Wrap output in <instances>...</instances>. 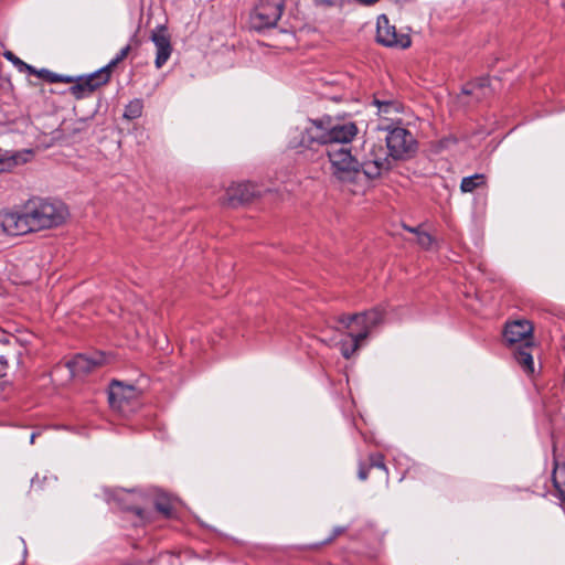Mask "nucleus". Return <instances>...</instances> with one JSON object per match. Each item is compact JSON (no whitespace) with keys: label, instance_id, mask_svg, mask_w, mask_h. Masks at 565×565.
<instances>
[{"label":"nucleus","instance_id":"nucleus-21","mask_svg":"<svg viewBox=\"0 0 565 565\" xmlns=\"http://www.w3.org/2000/svg\"><path fill=\"white\" fill-rule=\"evenodd\" d=\"M30 74L36 75L39 78L45 79L49 83H72L74 82L73 76L60 75L53 73L46 68L35 70V72H29Z\"/></svg>","mask_w":565,"mask_h":565},{"label":"nucleus","instance_id":"nucleus-34","mask_svg":"<svg viewBox=\"0 0 565 565\" xmlns=\"http://www.w3.org/2000/svg\"><path fill=\"white\" fill-rule=\"evenodd\" d=\"M405 230H407L408 232H411L413 234H416V236H418V232H423L422 226H417V227L405 226Z\"/></svg>","mask_w":565,"mask_h":565},{"label":"nucleus","instance_id":"nucleus-5","mask_svg":"<svg viewBox=\"0 0 565 565\" xmlns=\"http://www.w3.org/2000/svg\"><path fill=\"white\" fill-rule=\"evenodd\" d=\"M33 231L51 228L63 224L68 215L66 206L60 201L33 198L26 201Z\"/></svg>","mask_w":565,"mask_h":565},{"label":"nucleus","instance_id":"nucleus-30","mask_svg":"<svg viewBox=\"0 0 565 565\" xmlns=\"http://www.w3.org/2000/svg\"><path fill=\"white\" fill-rule=\"evenodd\" d=\"M156 509L162 513L166 518H169L172 513V508H171V504L169 502H161V501H157L156 502Z\"/></svg>","mask_w":565,"mask_h":565},{"label":"nucleus","instance_id":"nucleus-36","mask_svg":"<svg viewBox=\"0 0 565 565\" xmlns=\"http://www.w3.org/2000/svg\"><path fill=\"white\" fill-rule=\"evenodd\" d=\"M35 436H36L35 434H32V435H31V443H34V438H35Z\"/></svg>","mask_w":565,"mask_h":565},{"label":"nucleus","instance_id":"nucleus-20","mask_svg":"<svg viewBox=\"0 0 565 565\" xmlns=\"http://www.w3.org/2000/svg\"><path fill=\"white\" fill-rule=\"evenodd\" d=\"M553 483L565 509V465L556 466L554 468Z\"/></svg>","mask_w":565,"mask_h":565},{"label":"nucleus","instance_id":"nucleus-27","mask_svg":"<svg viewBox=\"0 0 565 565\" xmlns=\"http://www.w3.org/2000/svg\"><path fill=\"white\" fill-rule=\"evenodd\" d=\"M156 562L162 565H179V556L164 552L159 554Z\"/></svg>","mask_w":565,"mask_h":565},{"label":"nucleus","instance_id":"nucleus-31","mask_svg":"<svg viewBox=\"0 0 565 565\" xmlns=\"http://www.w3.org/2000/svg\"><path fill=\"white\" fill-rule=\"evenodd\" d=\"M307 1L315 4L316 7L330 8V7L335 6V0H307Z\"/></svg>","mask_w":565,"mask_h":565},{"label":"nucleus","instance_id":"nucleus-2","mask_svg":"<svg viewBox=\"0 0 565 565\" xmlns=\"http://www.w3.org/2000/svg\"><path fill=\"white\" fill-rule=\"evenodd\" d=\"M503 339L513 350V356L523 372L527 375L534 374L533 324L525 319L509 321L504 327Z\"/></svg>","mask_w":565,"mask_h":565},{"label":"nucleus","instance_id":"nucleus-16","mask_svg":"<svg viewBox=\"0 0 565 565\" xmlns=\"http://www.w3.org/2000/svg\"><path fill=\"white\" fill-rule=\"evenodd\" d=\"M488 77H479L462 87V95L472 96L476 102H480L491 94Z\"/></svg>","mask_w":565,"mask_h":565},{"label":"nucleus","instance_id":"nucleus-19","mask_svg":"<svg viewBox=\"0 0 565 565\" xmlns=\"http://www.w3.org/2000/svg\"><path fill=\"white\" fill-rule=\"evenodd\" d=\"M350 340H341L340 351L343 358L350 359L362 345L363 341L365 340V332L364 333H355V332H349L348 333Z\"/></svg>","mask_w":565,"mask_h":565},{"label":"nucleus","instance_id":"nucleus-25","mask_svg":"<svg viewBox=\"0 0 565 565\" xmlns=\"http://www.w3.org/2000/svg\"><path fill=\"white\" fill-rule=\"evenodd\" d=\"M3 56L10 61L20 72H35V68L25 62H23L21 58H19L17 55H14L11 51H7L3 53Z\"/></svg>","mask_w":565,"mask_h":565},{"label":"nucleus","instance_id":"nucleus-17","mask_svg":"<svg viewBox=\"0 0 565 565\" xmlns=\"http://www.w3.org/2000/svg\"><path fill=\"white\" fill-rule=\"evenodd\" d=\"M375 105L377 106V114L383 120H387L386 125H394L396 116L401 114L402 106L399 103L394 100H375ZM382 125H385L384 122Z\"/></svg>","mask_w":565,"mask_h":565},{"label":"nucleus","instance_id":"nucleus-23","mask_svg":"<svg viewBox=\"0 0 565 565\" xmlns=\"http://www.w3.org/2000/svg\"><path fill=\"white\" fill-rule=\"evenodd\" d=\"M484 183L483 174H473L470 177H466L461 180L460 189L462 192H472L478 186Z\"/></svg>","mask_w":565,"mask_h":565},{"label":"nucleus","instance_id":"nucleus-3","mask_svg":"<svg viewBox=\"0 0 565 565\" xmlns=\"http://www.w3.org/2000/svg\"><path fill=\"white\" fill-rule=\"evenodd\" d=\"M331 175L343 190L353 194L360 193L358 153L352 154L349 146H332L327 148Z\"/></svg>","mask_w":565,"mask_h":565},{"label":"nucleus","instance_id":"nucleus-33","mask_svg":"<svg viewBox=\"0 0 565 565\" xmlns=\"http://www.w3.org/2000/svg\"><path fill=\"white\" fill-rule=\"evenodd\" d=\"M358 476L360 480H365L367 478V471L363 466L360 467Z\"/></svg>","mask_w":565,"mask_h":565},{"label":"nucleus","instance_id":"nucleus-22","mask_svg":"<svg viewBox=\"0 0 565 565\" xmlns=\"http://www.w3.org/2000/svg\"><path fill=\"white\" fill-rule=\"evenodd\" d=\"M143 102L140 98H135L125 107L124 117L132 120L142 115Z\"/></svg>","mask_w":565,"mask_h":565},{"label":"nucleus","instance_id":"nucleus-4","mask_svg":"<svg viewBox=\"0 0 565 565\" xmlns=\"http://www.w3.org/2000/svg\"><path fill=\"white\" fill-rule=\"evenodd\" d=\"M360 193L369 185L370 180L380 178L391 169V159L382 145L364 143L363 152L358 154Z\"/></svg>","mask_w":565,"mask_h":565},{"label":"nucleus","instance_id":"nucleus-13","mask_svg":"<svg viewBox=\"0 0 565 565\" xmlns=\"http://www.w3.org/2000/svg\"><path fill=\"white\" fill-rule=\"evenodd\" d=\"M105 363L103 353L90 358L85 354H78L67 362L66 366L72 376L77 377L92 372L96 366Z\"/></svg>","mask_w":565,"mask_h":565},{"label":"nucleus","instance_id":"nucleus-8","mask_svg":"<svg viewBox=\"0 0 565 565\" xmlns=\"http://www.w3.org/2000/svg\"><path fill=\"white\" fill-rule=\"evenodd\" d=\"M0 232L7 235H23L33 232L32 224L26 211V203L23 205V211H0Z\"/></svg>","mask_w":565,"mask_h":565},{"label":"nucleus","instance_id":"nucleus-7","mask_svg":"<svg viewBox=\"0 0 565 565\" xmlns=\"http://www.w3.org/2000/svg\"><path fill=\"white\" fill-rule=\"evenodd\" d=\"M284 10V0H260L250 15L255 30L273 28L277 24Z\"/></svg>","mask_w":565,"mask_h":565},{"label":"nucleus","instance_id":"nucleus-10","mask_svg":"<svg viewBox=\"0 0 565 565\" xmlns=\"http://www.w3.org/2000/svg\"><path fill=\"white\" fill-rule=\"evenodd\" d=\"M376 40L384 46H398L402 49L411 45V39L406 34H398L396 28L390 24L386 15L377 18Z\"/></svg>","mask_w":565,"mask_h":565},{"label":"nucleus","instance_id":"nucleus-11","mask_svg":"<svg viewBox=\"0 0 565 565\" xmlns=\"http://www.w3.org/2000/svg\"><path fill=\"white\" fill-rule=\"evenodd\" d=\"M260 195V189L250 182H238L231 184L223 198V204L236 206L246 203L253 198Z\"/></svg>","mask_w":565,"mask_h":565},{"label":"nucleus","instance_id":"nucleus-9","mask_svg":"<svg viewBox=\"0 0 565 565\" xmlns=\"http://www.w3.org/2000/svg\"><path fill=\"white\" fill-rule=\"evenodd\" d=\"M74 84L71 86V94L77 98H84L92 94L95 89L108 83V74L106 70H98L92 74L74 77Z\"/></svg>","mask_w":565,"mask_h":565},{"label":"nucleus","instance_id":"nucleus-6","mask_svg":"<svg viewBox=\"0 0 565 565\" xmlns=\"http://www.w3.org/2000/svg\"><path fill=\"white\" fill-rule=\"evenodd\" d=\"M379 128L387 132L386 151L395 160L411 158L416 151V140L413 135L403 127L380 125Z\"/></svg>","mask_w":565,"mask_h":565},{"label":"nucleus","instance_id":"nucleus-15","mask_svg":"<svg viewBox=\"0 0 565 565\" xmlns=\"http://www.w3.org/2000/svg\"><path fill=\"white\" fill-rule=\"evenodd\" d=\"M139 494L132 491H127L124 489H117L109 497V501H114L120 509L134 511L141 519L142 510L137 504Z\"/></svg>","mask_w":565,"mask_h":565},{"label":"nucleus","instance_id":"nucleus-28","mask_svg":"<svg viewBox=\"0 0 565 565\" xmlns=\"http://www.w3.org/2000/svg\"><path fill=\"white\" fill-rule=\"evenodd\" d=\"M359 320H360V313L352 315V316H341L339 318V322L345 328L350 329L352 326L356 327L359 329Z\"/></svg>","mask_w":565,"mask_h":565},{"label":"nucleus","instance_id":"nucleus-12","mask_svg":"<svg viewBox=\"0 0 565 565\" xmlns=\"http://www.w3.org/2000/svg\"><path fill=\"white\" fill-rule=\"evenodd\" d=\"M156 47V60L154 65L157 68H161L172 54V44L170 35L164 25L157 26L150 36Z\"/></svg>","mask_w":565,"mask_h":565},{"label":"nucleus","instance_id":"nucleus-24","mask_svg":"<svg viewBox=\"0 0 565 565\" xmlns=\"http://www.w3.org/2000/svg\"><path fill=\"white\" fill-rule=\"evenodd\" d=\"M130 50H131V46L129 44L124 46L116 54V56L113 60H110V62L106 66L100 68V70H106V72L108 74V81L110 79L111 70L127 57V55L129 54Z\"/></svg>","mask_w":565,"mask_h":565},{"label":"nucleus","instance_id":"nucleus-32","mask_svg":"<svg viewBox=\"0 0 565 565\" xmlns=\"http://www.w3.org/2000/svg\"><path fill=\"white\" fill-rule=\"evenodd\" d=\"M371 466L380 468V469H384V470L386 469V467L383 462V457L381 455H375V456L371 457Z\"/></svg>","mask_w":565,"mask_h":565},{"label":"nucleus","instance_id":"nucleus-29","mask_svg":"<svg viewBox=\"0 0 565 565\" xmlns=\"http://www.w3.org/2000/svg\"><path fill=\"white\" fill-rule=\"evenodd\" d=\"M19 162L18 156H12L8 159L0 158V172L2 171H9L14 166H17Z\"/></svg>","mask_w":565,"mask_h":565},{"label":"nucleus","instance_id":"nucleus-26","mask_svg":"<svg viewBox=\"0 0 565 565\" xmlns=\"http://www.w3.org/2000/svg\"><path fill=\"white\" fill-rule=\"evenodd\" d=\"M435 243V238L427 232L423 231V232H418V236H417V244L424 248V249H429L433 247Z\"/></svg>","mask_w":565,"mask_h":565},{"label":"nucleus","instance_id":"nucleus-14","mask_svg":"<svg viewBox=\"0 0 565 565\" xmlns=\"http://www.w3.org/2000/svg\"><path fill=\"white\" fill-rule=\"evenodd\" d=\"M386 310L384 306H376L367 311L360 313L359 331L355 333H364L365 340L371 332L384 323Z\"/></svg>","mask_w":565,"mask_h":565},{"label":"nucleus","instance_id":"nucleus-1","mask_svg":"<svg viewBox=\"0 0 565 565\" xmlns=\"http://www.w3.org/2000/svg\"><path fill=\"white\" fill-rule=\"evenodd\" d=\"M359 134V128L353 121L335 122L326 116L319 119H310L301 129L296 128L289 140L294 149L311 148L313 145L349 146Z\"/></svg>","mask_w":565,"mask_h":565},{"label":"nucleus","instance_id":"nucleus-18","mask_svg":"<svg viewBox=\"0 0 565 565\" xmlns=\"http://www.w3.org/2000/svg\"><path fill=\"white\" fill-rule=\"evenodd\" d=\"M134 394L132 387H124L120 382H113L109 388V403L113 407L121 408L122 403Z\"/></svg>","mask_w":565,"mask_h":565},{"label":"nucleus","instance_id":"nucleus-35","mask_svg":"<svg viewBox=\"0 0 565 565\" xmlns=\"http://www.w3.org/2000/svg\"><path fill=\"white\" fill-rule=\"evenodd\" d=\"M355 1L361 3V4L369 6V4H372V3L376 2L377 0H355Z\"/></svg>","mask_w":565,"mask_h":565}]
</instances>
